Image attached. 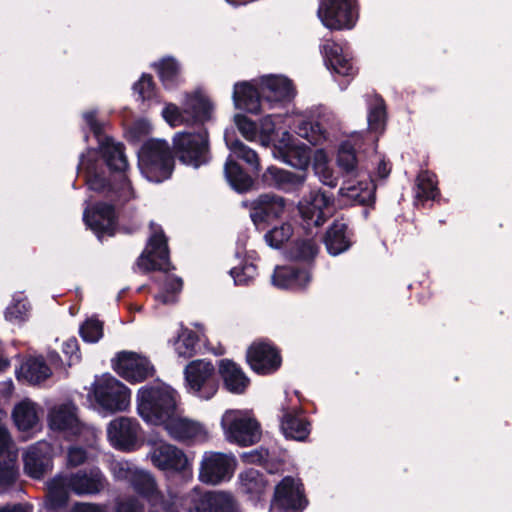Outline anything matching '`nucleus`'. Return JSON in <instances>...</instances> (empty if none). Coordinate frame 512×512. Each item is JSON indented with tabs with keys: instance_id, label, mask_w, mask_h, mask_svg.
Returning a JSON list of instances; mask_svg holds the SVG:
<instances>
[{
	"instance_id": "63",
	"label": "nucleus",
	"mask_w": 512,
	"mask_h": 512,
	"mask_svg": "<svg viewBox=\"0 0 512 512\" xmlns=\"http://www.w3.org/2000/svg\"><path fill=\"white\" fill-rule=\"evenodd\" d=\"M70 512H102L98 505L91 503H76Z\"/></svg>"
},
{
	"instance_id": "11",
	"label": "nucleus",
	"mask_w": 512,
	"mask_h": 512,
	"mask_svg": "<svg viewBox=\"0 0 512 512\" xmlns=\"http://www.w3.org/2000/svg\"><path fill=\"white\" fill-rule=\"evenodd\" d=\"M273 506L282 512H303L309 500L301 479L285 476L274 489Z\"/></svg>"
},
{
	"instance_id": "53",
	"label": "nucleus",
	"mask_w": 512,
	"mask_h": 512,
	"mask_svg": "<svg viewBox=\"0 0 512 512\" xmlns=\"http://www.w3.org/2000/svg\"><path fill=\"white\" fill-rule=\"evenodd\" d=\"M234 122L237 129L246 140L253 141L257 137L258 125L246 115L236 114L234 116Z\"/></svg>"
},
{
	"instance_id": "2",
	"label": "nucleus",
	"mask_w": 512,
	"mask_h": 512,
	"mask_svg": "<svg viewBox=\"0 0 512 512\" xmlns=\"http://www.w3.org/2000/svg\"><path fill=\"white\" fill-rule=\"evenodd\" d=\"M137 413L141 419L155 426H162L180 407L178 392L158 380L140 387L136 394Z\"/></svg>"
},
{
	"instance_id": "9",
	"label": "nucleus",
	"mask_w": 512,
	"mask_h": 512,
	"mask_svg": "<svg viewBox=\"0 0 512 512\" xmlns=\"http://www.w3.org/2000/svg\"><path fill=\"white\" fill-rule=\"evenodd\" d=\"M119 468H115V475L118 479H125L130 482L134 492L143 500H145L153 511L156 512L157 505L175 500L172 495H164L159 489L155 477L146 471L123 468L122 464H118Z\"/></svg>"
},
{
	"instance_id": "56",
	"label": "nucleus",
	"mask_w": 512,
	"mask_h": 512,
	"mask_svg": "<svg viewBox=\"0 0 512 512\" xmlns=\"http://www.w3.org/2000/svg\"><path fill=\"white\" fill-rule=\"evenodd\" d=\"M244 267V271L246 273V278H242L241 275L237 273V267H233L229 273L234 279L235 285L248 286L253 281L255 276L257 275V266L253 263H244L242 265Z\"/></svg>"
},
{
	"instance_id": "12",
	"label": "nucleus",
	"mask_w": 512,
	"mask_h": 512,
	"mask_svg": "<svg viewBox=\"0 0 512 512\" xmlns=\"http://www.w3.org/2000/svg\"><path fill=\"white\" fill-rule=\"evenodd\" d=\"M246 361L258 375H271L282 365L280 349L269 340L254 341L247 349Z\"/></svg>"
},
{
	"instance_id": "13",
	"label": "nucleus",
	"mask_w": 512,
	"mask_h": 512,
	"mask_svg": "<svg viewBox=\"0 0 512 512\" xmlns=\"http://www.w3.org/2000/svg\"><path fill=\"white\" fill-rule=\"evenodd\" d=\"M334 196L324 190L310 191L298 204V210L303 220L308 225L316 227L323 225L332 217L334 207Z\"/></svg>"
},
{
	"instance_id": "46",
	"label": "nucleus",
	"mask_w": 512,
	"mask_h": 512,
	"mask_svg": "<svg viewBox=\"0 0 512 512\" xmlns=\"http://www.w3.org/2000/svg\"><path fill=\"white\" fill-rule=\"evenodd\" d=\"M199 342L197 333L190 329H185L179 335L175 344V349L179 356L190 358L196 354V347Z\"/></svg>"
},
{
	"instance_id": "40",
	"label": "nucleus",
	"mask_w": 512,
	"mask_h": 512,
	"mask_svg": "<svg viewBox=\"0 0 512 512\" xmlns=\"http://www.w3.org/2000/svg\"><path fill=\"white\" fill-rule=\"evenodd\" d=\"M185 111H187L188 124H199L204 127V123L211 119L213 104L207 97L195 94L186 101Z\"/></svg>"
},
{
	"instance_id": "3",
	"label": "nucleus",
	"mask_w": 512,
	"mask_h": 512,
	"mask_svg": "<svg viewBox=\"0 0 512 512\" xmlns=\"http://www.w3.org/2000/svg\"><path fill=\"white\" fill-rule=\"evenodd\" d=\"M138 166L151 182L161 183L170 179L175 169L173 147L164 139L146 140L138 151Z\"/></svg>"
},
{
	"instance_id": "25",
	"label": "nucleus",
	"mask_w": 512,
	"mask_h": 512,
	"mask_svg": "<svg viewBox=\"0 0 512 512\" xmlns=\"http://www.w3.org/2000/svg\"><path fill=\"white\" fill-rule=\"evenodd\" d=\"M218 377L222 380L223 388L231 394H244L250 385V379L242 368L228 358L218 361Z\"/></svg>"
},
{
	"instance_id": "20",
	"label": "nucleus",
	"mask_w": 512,
	"mask_h": 512,
	"mask_svg": "<svg viewBox=\"0 0 512 512\" xmlns=\"http://www.w3.org/2000/svg\"><path fill=\"white\" fill-rule=\"evenodd\" d=\"M139 423L127 417L112 420L107 427V436L114 448L130 452L135 450Z\"/></svg>"
},
{
	"instance_id": "55",
	"label": "nucleus",
	"mask_w": 512,
	"mask_h": 512,
	"mask_svg": "<svg viewBox=\"0 0 512 512\" xmlns=\"http://www.w3.org/2000/svg\"><path fill=\"white\" fill-rule=\"evenodd\" d=\"M162 115L171 126L188 124L185 107L180 109L174 104H169L163 109Z\"/></svg>"
},
{
	"instance_id": "50",
	"label": "nucleus",
	"mask_w": 512,
	"mask_h": 512,
	"mask_svg": "<svg viewBox=\"0 0 512 512\" xmlns=\"http://www.w3.org/2000/svg\"><path fill=\"white\" fill-rule=\"evenodd\" d=\"M386 105L383 99L372 104L368 111V127L373 132H382L386 123Z\"/></svg>"
},
{
	"instance_id": "4",
	"label": "nucleus",
	"mask_w": 512,
	"mask_h": 512,
	"mask_svg": "<svg viewBox=\"0 0 512 512\" xmlns=\"http://www.w3.org/2000/svg\"><path fill=\"white\" fill-rule=\"evenodd\" d=\"M172 147L175 158L184 165L199 168L211 160L209 133L205 127L198 131L177 132Z\"/></svg>"
},
{
	"instance_id": "61",
	"label": "nucleus",
	"mask_w": 512,
	"mask_h": 512,
	"mask_svg": "<svg viewBox=\"0 0 512 512\" xmlns=\"http://www.w3.org/2000/svg\"><path fill=\"white\" fill-rule=\"evenodd\" d=\"M0 512H33V506L28 503L7 504L0 507Z\"/></svg>"
},
{
	"instance_id": "34",
	"label": "nucleus",
	"mask_w": 512,
	"mask_h": 512,
	"mask_svg": "<svg viewBox=\"0 0 512 512\" xmlns=\"http://www.w3.org/2000/svg\"><path fill=\"white\" fill-rule=\"evenodd\" d=\"M225 143L230 150L227 159H232L236 163L242 161L246 164V168H248L251 173L259 175L260 159L256 151L227 132L225 133Z\"/></svg>"
},
{
	"instance_id": "52",
	"label": "nucleus",
	"mask_w": 512,
	"mask_h": 512,
	"mask_svg": "<svg viewBox=\"0 0 512 512\" xmlns=\"http://www.w3.org/2000/svg\"><path fill=\"white\" fill-rule=\"evenodd\" d=\"M133 90L142 101H150L156 97V84L151 74L143 73L140 79L134 83Z\"/></svg>"
},
{
	"instance_id": "28",
	"label": "nucleus",
	"mask_w": 512,
	"mask_h": 512,
	"mask_svg": "<svg viewBox=\"0 0 512 512\" xmlns=\"http://www.w3.org/2000/svg\"><path fill=\"white\" fill-rule=\"evenodd\" d=\"M256 174L243 167L232 159H226L224 164V176L230 187L239 194H246L258 189Z\"/></svg>"
},
{
	"instance_id": "58",
	"label": "nucleus",
	"mask_w": 512,
	"mask_h": 512,
	"mask_svg": "<svg viewBox=\"0 0 512 512\" xmlns=\"http://www.w3.org/2000/svg\"><path fill=\"white\" fill-rule=\"evenodd\" d=\"M269 457L267 449H255L243 455V460L250 464L264 465Z\"/></svg>"
},
{
	"instance_id": "21",
	"label": "nucleus",
	"mask_w": 512,
	"mask_h": 512,
	"mask_svg": "<svg viewBox=\"0 0 512 512\" xmlns=\"http://www.w3.org/2000/svg\"><path fill=\"white\" fill-rule=\"evenodd\" d=\"M67 478L71 491L79 496L99 494L108 486L107 478L96 466L79 469Z\"/></svg>"
},
{
	"instance_id": "48",
	"label": "nucleus",
	"mask_w": 512,
	"mask_h": 512,
	"mask_svg": "<svg viewBox=\"0 0 512 512\" xmlns=\"http://www.w3.org/2000/svg\"><path fill=\"white\" fill-rule=\"evenodd\" d=\"M258 134L264 146L271 145L274 147V144H277V141L281 139V135H279V130L276 129L272 115H266L260 120Z\"/></svg>"
},
{
	"instance_id": "36",
	"label": "nucleus",
	"mask_w": 512,
	"mask_h": 512,
	"mask_svg": "<svg viewBox=\"0 0 512 512\" xmlns=\"http://www.w3.org/2000/svg\"><path fill=\"white\" fill-rule=\"evenodd\" d=\"M240 490L247 495L253 503L261 500L268 486L265 475L254 468L247 469L239 474Z\"/></svg>"
},
{
	"instance_id": "7",
	"label": "nucleus",
	"mask_w": 512,
	"mask_h": 512,
	"mask_svg": "<svg viewBox=\"0 0 512 512\" xmlns=\"http://www.w3.org/2000/svg\"><path fill=\"white\" fill-rule=\"evenodd\" d=\"M188 392L194 396L210 400L219 390V377L210 360L197 359L191 361L184 369Z\"/></svg>"
},
{
	"instance_id": "62",
	"label": "nucleus",
	"mask_w": 512,
	"mask_h": 512,
	"mask_svg": "<svg viewBox=\"0 0 512 512\" xmlns=\"http://www.w3.org/2000/svg\"><path fill=\"white\" fill-rule=\"evenodd\" d=\"M62 351L64 354L69 355L70 357L76 355V353L79 351L78 340L73 337L65 341L62 346Z\"/></svg>"
},
{
	"instance_id": "45",
	"label": "nucleus",
	"mask_w": 512,
	"mask_h": 512,
	"mask_svg": "<svg viewBox=\"0 0 512 512\" xmlns=\"http://www.w3.org/2000/svg\"><path fill=\"white\" fill-rule=\"evenodd\" d=\"M296 133L313 146L322 145L327 140V131L318 121H301L296 127Z\"/></svg>"
},
{
	"instance_id": "43",
	"label": "nucleus",
	"mask_w": 512,
	"mask_h": 512,
	"mask_svg": "<svg viewBox=\"0 0 512 512\" xmlns=\"http://www.w3.org/2000/svg\"><path fill=\"white\" fill-rule=\"evenodd\" d=\"M12 417L21 431L33 429L39 421L36 405L30 400H23L18 403L13 409Z\"/></svg>"
},
{
	"instance_id": "42",
	"label": "nucleus",
	"mask_w": 512,
	"mask_h": 512,
	"mask_svg": "<svg viewBox=\"0 0 512 512\" xmlns=\"http://www.w3.org/2000/svg\"><path fill=\"white\" fill-rule=\"evenodd\" d=\"M67 477H56L49 484L47 508L57 510L67 506L69 491H71Z\"/></svg>"
},
{
	"instance_id": "33",
	"label": "nucleus",
	"mask_w": 512,
	"mask_h": 512,
	"mask_svg": "<svg viewBox=\"0 0 512 512\" xmlns=\"http://www.w3.org/2000/svg\"><path fill=\"white\" fill-rule=\"evenodd\" d=\"M43 448L47 446L38 443L32 446L23 457L25 473L31 478H43L52 467V458Z\"/></svg>"
},
{
	"instance_id": "5",
	"label": "nucleus",
	"mask_w": 512,
	"mask_h": 512,
	"mask_svg": "<svg viewBox=\"0 0 512 512\" xmlns=\"http://www.w3.org/2000/svg\"><path fill=\"white\" fill-rule=\"evenodd\" d=\"M149 228L151 234L144 250L136 260V265L144 274L153 271H160L167 274L175 269V266L170 260L168 237L159 224L150 222Z\"/></svg>"
},
{
	"instance_id": "8",
	"label": "nucleus",
	"mask_w": 512,
	"mask_h": 512,
	"mask_svg": "<svg viewBox=\"0 0 512 512\" xmlns=\"http://www.w3.org/2000/svg\"><path fill=\"white\" fill-rule=\"evenodd\" d=\"M95 402L105 411H125L130 405V389L115 377L107 374L93 383Z\"/></svg>"
},
{
	"instance_id": "44",
	"label": "nucleus",
	"mask_w": 512,
	"mask_h": 512,
	"mask_svg": "<svg viewBox=\"0 0 512 512\" xmlns=\"http://www.w3.org/2000/svg\"><path fill=\"white\" fill-rule=\"evenodd\" d=\"M337 165L346 176H358L357 153L350 141L340 144L337 153Z\"/></svg>"
},
{
	"instance_id": "64",
	"label": "nucleus",
	"mask_w": 512,
	"mask_h": 512,
	"mask_svg": "<svg viewBox=\"0 0 512 512\" xmlns=\"http://www.w3.org/2000/svg\"><path fill=\"white\" fill-rule=\"evenodd\" d=\"M155 510H156V512H179L175 500L157 505ZM148 512H155V511H153V507H150Z\"/></svg>"
},
{
	"instance_id": "30",
	"label": "nucleus",
	"mask_w": 512,
	"mask_h": 512,
	"mask_svg": "<svg viewBox=\"0 0 512 512\" xmlns=\"http://www.w3.org/2000/svg\"><path fill=\"white\" fill-rule=\"evenodd\" d=\"M52 376V370L42 355L29 356L16 369V378L20 382L37 385Z\"/></svg>"
},
{
	"instance_id": "10",
	"label": "nucleus",
	"mask_w": 512,
	"mask_h": 512,
	"mask_svg": "<svg viewBox=\"0 0 512 512\" xmlns=\"http://www.w3.org/2000/svg\"><path fill=\"white\" fill-rule=\"evenodd\" d=\"M113 370L131 384L141 383L156 374L150 359L133 351H120L111 360Z\"/></svg>"
},
{
	"instance_id": "6",
	"label": "nucleus",
	"mask_w": 512,
	"mask_h": 512,
	"mask_svg": "<svg viewBox=\"0 0 512 512\" xmlns=\"http://www.w3.org/2000/svg\"><path fill=\"white\" fill-rule=\"evenodd\" d=\"M317 17L330 31L351 30L359 18V1L319 0Z\"/></svg>"
},
{
	"instance_id": "17",
	"label": "nucleus",
	"mask_w": 512,
	"mask_h": 512,
	"mask_svg": "<svg viewBox=\"0 0 512 512\" xmlns=\"http://www.w3.org/2000/svg\"><path fill=\"white\" fill-rule=\"evenodd\" d=\"M233 473V458L221 452H206L201 461L199 479L206 484L229 480Z\"/></svg>"
},
{
	"instance_id": "26",
	"label": "nucleus",
	"mask_w": 512,
	"mask_h": 512,
	"mask_svg": "<svg viewBox=\"0 0 512 512\" xmlns=\"http://www.w3.org/2000/svg\"><path fill=\"white\" fill-rule=\"evenodd\" d=\"M260 86L264 102L269 104L290 102L296 93L293 82L284 76H266Z\"/></svg>"
},
{
	"instance_id": "15",
	"label": "nucleus",
	"mask_w": 512,
	"mask_h": 512,
	"mask_svg": "<svg viewBox=\"0 0 512 512\" xmlns=\"http://www.w3.org/2000/svg\"><path fill=\"white\" fill-rule=\"evenodd\" d=\"M229 442L246 447L257 443L260 439V425L255 419L225 415L222 418Z\"/></svg>"
},
{
	"instance_id": "16",
	"label": "nucleus",
	"mask_w": 512,
	"mask_h": 512,
	"mask_svg": "<svg viewBox=\"0 0 512 512\" xmlns=\"http://www.w3.org/2000/svg\"><path fill=\"white\" fill-rule=\"evenodd\" d=\"M273 153L284 163L297 169L304 170L310 163V148L298 142L287 130L281 132V139L274 144Z\"/></svg>"
},
{
	"instance_id": "18",
	"label": "nucleus",
	"mask_w": 512,
	"mask_h": 512,
	"mask_svg": "<svg viewBox=\"0 0 512 512\" xmlns=\"http://www.w3.org/2000/svg\"><path fill=\"white\" fill-rule=\"evenodd\" d=\"M286 200L273 193L259 195L251 202L250 217L256 227L279 219L285 212Z\"/></svg>"
},
{
	"instance_id": "1",
	"label": "nucleus",
	"mask_w": 512,
	"mask_h": 512,
	"mask_svg": "<svg viewBox=\"0 0 512 512\" xmlns=\"http://www.w3.org/2000/svg\"><path fill=\"white\" fill-rule=\"evenodd\" d=\"M83 119L98 141L97 148H88L79 157L77 171L85 172L88 188L101 195L83 212V222L98 240L113 237L117 232L116 209L133 198V188L127 176L129 167L123 143L104 134L103 124L97 120V111L83 113Z\"/></svg>"
},
{
	"instance_id": "49",
	"label": "nucleus",
	"mask_w": 512,
	"mask_h": 512,
	"mask_svg": "<svg viewBox=\"0 0 512 512\" xmlns=\"http://www.w3.org/2000/svg\"><path fill=\"white\" fill-rule=\"evenodd\" d=\"M293 235V227L290 223H282L280 226H275L265 234L267 244L275 249H279L286 243Z\"/></svg>"
},
{
	"instance_id": "29",
	"label": "nucleus",
	"mask_w": 512,
	"mask_h": 512,
	"mask_svg": "<svg viewBox=\"0 0 512 512\" xmlns=\"http://www.w3.org/2000/svg\"><path fill=\"white\" fill-rule=\"evenodd\" d=\"M232 97L237 109L254 114L260 112L264 102L261 86L256 87L248 81L235 83Z\"/></svg>"
},
{
	"instance_id": "19",
	"label": "nucleus",
	"mask_w": 512,
	"mask_h": 512,
	"mask_svg": "<svg viewBox=\"0 0 512 512\" xmlns=\"http://www.w3.org/2000/svg\"><path fill=\"white\" fill-rule=\"evenodd\" d=\"M190 512H236L233 497L225 492L194 489L190 495Z\"/></svg>"
},
{
	"instance_id": "37",
	"label": "nucleus",
	"mask_w": 512,
	"mask_h": 512,
	"mask_svg": "<svg viewBox=\"0 0 512 512\" xmlns=\"http://www.w3.org/2000/svg\"><path fill=\"white\" fill-rule=\"evenodd\" d=\"M281 429L287 439L305 441L311 432V423L300 412L287 411L281 419Z\"/></svg>"
},
{
	"instance_id": "51",
	"label": "nucleus",
	"mask_w": 512,
	"mask_h": 512,
	"mask_svg": "<svg viewBox=\"0 0 512 512\" xmlns=\"http://www.w3.org/2000/svg\"><path fill=\"white\" fill-rule=\"evenodd\" d=\"M79 334L85 342L96 343L103 337V322L89 318L80 326Z\"/></svg>"
},
{
	"instance_id": "24",
	"label": "nucleus",
	"mask_w": 512,
	"mask_h": 512,
	"mask_svg": "<svg viewBox=\"0 0 512 512\" xmlns=\"http://www.w3.org/2000/svg\"><path fill=\"white\" fill-rule=\"evenodd\" d=\"M354 232L343 219H335L327 228L323 242L331 256H338L348 251L354 244Z\"/></svg>"
},
{
	"instance_id": "35",
	"label": "nucleus",
	"mask_w": 512,
	"mask_h": 512,
	"mask_svg": "<svg viewBox=\"0 0 512 512\" xmlns=\"http://www.w3.org/2000/svg\"><path fill=\"white\" fill-rule=\"evenodd\" d=\"M162 426L173 439L178 441L194 439L201 433V426L197 422L182 417L180 407L175 415Z\"/></svg>"
},
{
	"instance_id": "38",
	"label": "nucleus",
	"mask_w": 512,
	"mask_h": 512,
	"mask_svg": "<svg viewBox=\"0 0 512 512\" xmlns=\"http://www.w3.org/2000/svg\"><path fill=\"white\" fill-rule=\"evenodd\" d=\"M377 186L372 179L369 181H360L358 186H350L346 190V196L353 202L366 206L362 214L364 219H368L370 209H375Z\"/></svg>"
},
{
	"instance_id": "27",
	"label": "nucleus",
	"mask_w": 512,
	"mask_h": 512,
	"mask_svg": "<svg viewBox=\"0 0 512 512\" xmlns=\"http://www.w3.org/2000/svg\"><path fill=\"white\" fill-rule=\"evenodd\" d=\"M318 253L319 245L313 238L295 239L288 244L284 251L287 260L299 263V266L308 268L310 271L314 267Z\"/></svg>"
},
{
	"instance_id": "22",
	"label": "nucleus",
	"mask_w": 512,
	"mask_h": 512,
	"mask_svg": "<svg viewBox=\"0 0 512 512\" xmlns=\"http://www.w3.org/2000/svg\"><path fill=\"white\" fill-rule=\"evenodd\" d=\"M258 189L274 188L285 192L298 190L304 183L305 177L277 166L271 165L261 174L257 175Z\"/></svg>"
},
{
	"instance_id": "14",
	"label": "nucleus",
	"mask_w": 512,
	"mask_h": 512,
	"mask_svg": "<svg viewBox=\"0 0 512 512\" xmlns=\"http://www.w3.org/2000/svg\"><path fill=\"white\" fill-rule=\"evenodd\" d=\"M150 456L152 464L159 470L177 474L183 479L192 476L191 464L186 454L172 444L161 443L156 445Z\"/></svg>"
},
{
	"instance_id": "54",
	"label": "nucleus",
	"mask_w": 512,
	"mask_h": 512,
	"mask_svg": "<svg viewBox=\"0 0 512 512\" xmlns=\"http://www.w3.org/2000/svg\"><path fill=\"white\" fill-rule=\"evenodd\" d=\"M29 305L23 300H16L5 310V318L10 322H22L26 319Z\"/></svg>"
},
{
	"instance_id": "32",
	"label": "nucleus",
	"mask_w": 512,
	"mask_h": 512,
	"mask_svg": "<svg viewBox=\"0 0 512 512\" xmlns=\"http://www.w3.org/2000/svg\"><path fill=\"white\" fill-rule=\"evenodd\" d=\"M322 52L327 67L334 73L352 77L357 73L352 58L344 54L343 48L339 44L328 41L323 45Z\"/></svg>"
},
{
	"instance_id": "60",
	"label": "nucleus",
	"mask_w": 512,
	"mask_h": 512,
	"mask_svg": "<svg viewBox=\"0 0 512 512\" xmlns=\"http://www.w3.org/2000/svg\"><path fill=\"white\" fill-rule=\"evenodd\" d=\"M68 464L72 467L82 465L87 459V452L81 447H73L68 451Z\"/></svg>"
},
{
	"instance_id": "23",
	"label": "nucleus",
	"mask_w": 512,
	"mask_h": 512,
	"mask_svg": "<svg viewBox=\"0 0 512 512\" xmlns=\"http://www.w3.org/2000/svg\"><path fill=\"white\" fill-rule=\"evenodd\" d=\"M311 281V271L296 264L277 266L272 275V283L280 289L303 290Z\"/></svg>"
},
{
	"instance_id": "31",
	"label": "nucleus",
	"mask_w": 512,
	"mask_h": 512,
	"mask_svg": "<svg viewBox=\"0 0 512 512\" xmlns=\"http://www.w3.org/2000/svg\"><path fill=\"white\" fill-rule=\"evenodd\" d=\"M48 421L54 431H69L73 434L80 432L77 407L72 402L54 407L49 413Z\"/></svg>"
},
{
	"instance_id": "41",
	"label": "nucleus",
	"mask_w": 512,
	"mask_h": 512,
	"mask_svg": "<svg viewBox=\"0 0 512 512\" xmlns=\"http://www.w3.org/2000/svg\"><path fill=\"white\" fill-rule=\"evenodd\" d=\"M159 80L166 90H172L181 83V67L179 62L171 57H164L153 64Z\"/></svg>"
},
{
	"instance_id": "57",
	"label": "nucleus",
	"mask_w": 512,
	"mask_h": 512,
	"mask_svg": "<svg viewBox=\"0 0 512 512\" xmlns=\"http://www.w3.org/2000/svg\"><path fill=\"white\" fill-rule=\"evenodd\" d=\"M18 477V470L8 464H0V487H9L15 483Z\"/></svg>"
},
{
	"instance_id": "59",
	"label": "nucleus",
	"mask_w": 512,
	"mask_h": 512,
	"mask_svg": "<svg viewBox=\"0 0 512 512\" xmlns=\"http://www.w3.org/2000/svg\"><path fill=\"white\" fill-rule=\"evenodd\" d=\"M144 505L136 497H130L120 502L116 507V512H143Z\"/></svg>"
},
{
	"instance_id": "47",
	"label": "nucleus",
	"mask_w": 512,
	"mask_h": 512,
	"mask_svg": "<svg viewBox=\"0 0 512 512\" xmlns=\"http://www.w3.org/2000/svg\"><path fill=\"white\" fill-rule=\"evenodd\" d=\"M183 281L180 277H166L163 289L155 295V299L162 304H174L177 294L182 290Z\"/></svg>"
},
{
	"instance_id": "39",
	"label": "nucleus",
	"mask_w": 512,
	"mask_h": 512,
	"mask_svg": "<svg viewBox=\"0 0 512 512\" xmlns=\"http://www.w3.org/2000/svg\"><path fill=\"white\" fill-rule=\"evenodd\" d=\"M435 175L429 171H421L416 177L414 204L425 208L426 203L440 197Z\"/></svg>"
}]
</instances>
